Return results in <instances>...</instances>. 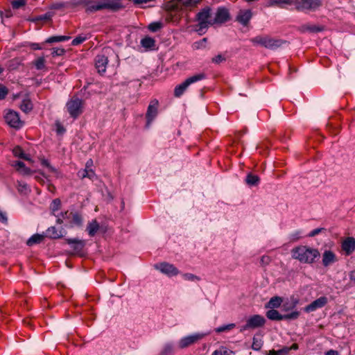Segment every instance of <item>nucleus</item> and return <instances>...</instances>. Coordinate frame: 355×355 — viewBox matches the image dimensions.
Returning <instances> with one entry per match:
<instances>
[{"mask_svg":"<svg viewBox=\"0 0 355 355\" xmlns=\"http://www.w3.org/2000/svg\"><path fill=\"white\" fill-rule=\"evenodd\" d=\"M291 256L302 263H313L319 258L320 252L317 249L306 245H299L292 249Z\"/></svg>","mask_w":355,"mask_h":355,"instance_id":"obj_1","label":"nucleus"},{"mask_svg":"<svg viewBox=\"0 0 355 355\" xmlns=\"http://www.w3.org/2000/svg\"><path fill=\"white\" fill-rule=\"evenodd\" d=\"M57 223L62 224L65 223L66 225L70 227H80L83 225V218L77 211H64L60 213V216H57Z\"/></svg>","mask_w":355,"mask_h":355,"instance_id":"obj_2","label":"nucleus"},{"mask_svg":"<svg viewBox=\"0 0 355 355\" xmlns=\"http://www.w3.org/2000/svg\"><path fill=\"white\" fill-rule=\"evenodd\" d=\"M254 46H260L269 49H276L279 47L282 41L274 39L268 35H257L250 40Z\"/></svg>","mask_w":355,"mask_h":355,"instance_id":"obj_3","label":"nucleus"},{"mask_svg":"<svg viewBox=\"0 0 355 355\" xmlns=\"http://www.w3.org/2000/svg\"><path fill=\"white\" fill-rule=\"evenodd\" d=\"M205 78L206 76L204 73H197L189 77L182 83L175 87L174 89V96L175 97H180L191 84L200 81Z\"/></svg>","mask_w":355,"mask_h":355,"instance_id":"obj_4","label":"nucleus"},{"mask_svg":"<svg viewBox=\"0 0 355 355\" xmlns=\"http://www.w3.org/2000/svg\"><path fill=\"white\" fill-rule=\"evenodd\" d=\"M209 333H195L181 338L178 342V348L182 349L187 348L202 340Z\"/></svg>","mask_w":355,"mask_h":355,"instance_id":"obj_5","label":"nucleus"},{"mask_svg":"<svg viewBox=\"0 0 355 355\" xmlns=\"http://www.w3.org/2000/svg\"><path fill=\"white\" fill-rule=\"evenodd\" d=\"M83 101L78 97H72L66 104V108L70 116L77 118L82 112Z\"/></svg>","mask_w":355,"mask_h":355,"instance_id":"obj_6","label":"nucleus"},{"mask_svg":"<svg viewBox=\"0 0 355 355\" xmlns=\"http://www.w3.org/2000/svg\"><path fill=\"white\" fill-rule=\"evenodd\" d=\"M291 4L294 5L298 10L305 11L315 10L321 3L320 0H291Z\"/></svg>","mask_w":355,"mask_h":355,"instance_id":"obj_7","label":"nucleus"},{"mask_svg":"<svg viewBox=\"0 0 355 355\" xmlns=\"http://www.w3.org/2000/svg\"><path fill=\"white\" fill-rule=\"evenodd\" d=\"M266 316L268 319L272 320H291L297 319L300 316V312L295 310L289 313L282 315L277 310L271 309L267 311Z\"/></svg>","mask_w":355,"mask_h":355,"instance_id":"obj_8","label":"nucleus"},{"mask_svg":"<svg viewBox=\"0 0 355 355\" xmlns=\"http://www.w3.org/2000/svg\"><path fill=\"white\" fill-rule=\"evenodd\" d=\"M199 31H202L209 26L213 25V18L211 16V10L209 8L203 9L198 15Z\"/></svg>","mask_w":355,"mask_h":355,"instance_id":"obj_9","label":"nucleus"},{"mask_svg":"<svg viewBox=\"0 0 355 355\" xmlns=\"http://www.w3.org/2000/svg\"><path fill=\"white\" fill-rule=\"evenodd\" d=\"M73 6L83 5L87 12H94L104 10L102 0H77V2H72Z\"/></svg>","mask_w":355,"mask_h":355,"instance_id":"obj_10","label":"nucleus"},{"mask_svg":"<svg viewBox=\"0 0 355 355\" xmlns=\"http://www.w3.org/2000/svg\"><path fill=\"white\" fill-rule=\"evenodd\" d=\"M266 322L265 318L260 315H254L249 318L245 325L241 327V332L246 331L249 329H256L264 325Z\"/></svg>","mask_w":355,"mask_h":355,"instance_id":"obj_11","label":"nucleus"},{"mask_svg":"<svg viewBox=\"0 0 355 355\" xmlns=\"http://www.w3.org/2000/svg\"><path fill=\"white\" fill-rule=\"evenodd\" d=\"M155 268L168 277H173L180 274L179 270L174 265L167 262L157 263L155 265Z\"/></svg>","mask_w":355,"mask_h":355,"instance_id":"obj_12","label":"nucleus"},{"mask_svg":"<svg viewBox=\"0 0 355 355\" xmlns=\"http://www.w3.org/2000/svg\"><path fill=\"white\" fill-rule=\"evenodd\" d=\"M6 122L12 128H20L23 125L19 114L13 110H8L4 116Z\"/></svg>","mask_w":355,"mask_h":355,"instance_id":"obj_13","label":"nucleus"},{"mask_svg":"<svg viewBox=\"0 0 355 355\" xmlns=\"http://www.w3.org/2000/svg\"><path fill=\"white\" fill-rule=\"evenodd\" d=\"M328 302L327 297L325 296L320 297L313 302H312L310 304L306 306L304 308V310L306 313H311L315 311V310L322 308Z\"/></svg>","mask_w":355,"mask_h":355,"instance_id":"obj_14","label":"nucleus"},{"mask_svg":"<svg viewBox=\"0 0 355 355\" xmlns=\"http://www.w3.org/2000/svg\"><path fill=\"white\" fill-rule=\"evenodd\" d=\"M229 18L230 15L228 10L225 8H219L213 18V25L223 24L227 21Z\"/></svg>","mask_w":355,"mask_h":355,"instance_id":"obj_15","label":"nucleus"},{"mask_svg":"<svg viewBox=\"0 0 355 355\" xmlns=\"http://www.w3.org/2000/svg\"><path fill=\"white\" fill-rule=\"evenodd\" d=\"M157 107L158 101L157 100L151 101L146 112L147 125H149L153 120L156 117L157 114Z\"/></svg>","mask_w":355,"mask_h":355,"instance_id":"obj_16","label":"nucleus"},{"mask_svg":"<svg viewBox=\"0 0 355 355\" xmlns=\"http://www.w3.org/2000/svg\"><path fill=\"white\" fill-rule=\"evenodd\" d=\"M107 63V58L104 55H98L96 56L95 60V66L99 73L103 74L105 72Z\"/></svg>","mask_w":355,"mask_h":355,"instance_id":"obj_17","label":"nucleus"},{"mask_svg":"<svg viewBox=\"0 0 355 355\" xmlns=\"http://www.w3.org/2000/svg\"><path fill=\"white\" fill-rule=\"evenodd\" d=\"M252 16V13L250 10H241L236 16V20L242 25L247 26Z\"/></svg>","mask_w":355,"mask_h":355,"instance_id":"obj_18","label":"nucleus"},{"mask_svg":"<svg viewBox=\"0 0 355 355\" xmlns=\"http://www.w3.org/2000/svg\"><path fill=\"white\" fill-rule=\"evenodd\" d=\"M342 249L347 254H349L355 250V240L352 237L347 238L342 243Z\"/></svg>","mask_w":355,"mask_h":355,"instance_id":"obj_19","label":"nucleus"},{"mask_svg":"<svg viewBox=\"0 0 355 355\" xmlns=\"http://www.w3.org/2000/svg\"><path fill=\"white\" fill-rule=\"evenodd\" d=\"M67 242L73 248L74 252H80L85 246V242L77 239H67Z\"/></svg>","mask_w":355,"mask_h":355,"instance_id":"obj_20","label":"nucleus"},{"mask_svg":"<svg viewBox=\"0 0 355 355\" xmlns=\"http://www.w3.org/2000/svg\"><path fill=\"white\" fill-rule=\"evenodd\" d=\"M336 261V255L333 252L330 250L324 251L322 255V264L324 266H328Z\"/></svg>","mask_w":355,"mask_h":355,"instance_id":"obj_21","label":"nucleus"},{"mask_svg":"<svg viewBox=\"0 0 355 355\" xmlns=\"http://www.w3.org/2000/svg\"><path fill=\"white\" fill-rule=\"evenodd\" d=\"M12 166L22 175H31L32 173L30 168L25 166V164L21 161H15L12 163Z\"/></svg>","mask_w":355,"mask_h":355,"instance_id":"obj_22","label":"nucleus"},{"mask_svg":"<svg viewBox=\"0 0 355 355\" xmlns=\"http://www.w3.org/2000/svg\"><path fill=\"white\" fill-rule=\"evenodd\" d=\"M104 9L117 10L121 7V0H102Z\"/></svg>","mask_w":355,"mask_h":355,"instance_id":"obj_23","label":"nucleus"},{"mask_svg":"<svg viewBox=\"0 0 355 355\" xmlns=\"http://www.w3.org/2000/svg\"><path fill=\"white\" fill-rule=\"evenodd\" d=\"M175 353V346L173 343H166L161 351L160 355H173Z\"/></svg>","mask_w":355,"mask_h":355,"instance_id":"obj_24","label":"nucleus"},{"mask_svg":"<svg viewBox=\"0 0 355 355\" xmlns=\"http://www.w3.org/2000/svg\"><path fill=\"white\" fill-rule=\"evenodd\" d=\"M12 153L14 155L17 157L25 159L28 162H31L32 159L29 155L24 153L23 150L19 146H16L13 148Z\"/></svg>","mask_w":355,"mask_h":355,"instance_id":"obj_25","label":"nucleus"},{"mask_svg":"<svg viewBox=\"0 0 355 355\" xmlns=\"http://www.w3.org/2000/svg\"><path fill=\"white\" fill-rule=\"evenodd\" d=\"M141 46L148 50H152L155 46V40L150 37H145L141 40Z\"/></svg>","mask_w":355,"mask_h":355,"instance_id":"obj_26","label":"nucleus"},{"mask_svg":"<svg viewBox=\"0 0 355 355\" xmlns=\"http://www.w3.org/2000/svg\"><path fill=\"white\" fill-rule=\"evenodd\" d=\"M297 304L298 300L295 298H292L291 299V300L286 301L282 304V308L284 311H289L293 310L296 307Z\"/></svg>","mask_w":355,"mask_h":355,"instance_id":"obj_27","label":"nucleus"},{"mask_svg":"<svg viewBox=\"0 0 355 355\" xmlns=\"http://www.w3.org/2000/svg\"><path fill=\"white\" fill-rule=\"evenodd\" d=\"M99 230V224L96 220H92L87 227V230L90 236H94Z\"/></svg>","mask_w":355,"mask_h":355,"instance_id":"obj_28","label":"nucleus"},{"mask_svg":"<svg viewBox=\"0 0 355 355\" xmlns=\"http://www.w3.org/2000/svg\"><path fill=\"white\" fill-rule=\"evenodd\" d=\"M263 344V339L260 335H255L252 339V348L253 350L259 351Z\"/></svg>","mask_w":355,"mask_h":355,"instance_id":"obj_29","label":"nucleus"},{"mask_svg":"<svg viewBox=\"0 0 355 355\" xmlns=\"http://www.w3.org/2000/svg\"><path fill=\"white\" fill-rule=\"evenodd\" d=\"M282 303V298L278 296L272 297L268 302L266 307L269 309H275L280 306Z\"/></svg>","mask_w":355,"mask_h":355,"instance_id":"obj_30","label":"nucleus"},{"mask_svg":"<svg viewBox=\"0 0 355 355\" xmlns=\"http://www.w3.org/2000/svg\"><path fill=\"white\" fill-rule=\"evenodd\" d=\"M61 207V201L60 199L56 198L54 199L51 204V211L53 216H55L57 218V216H60V214L58 213V211L60 209Z\"/></svg>","mask_w":355,"mask_h":355,"instance_id":"obj_31","label":"nucleus"},{"mask_svg":"<svg viewBox=\"0 0 355 355\" xmlns=\"http://www.w3.org/2000/svg\"><path fill=\"white\" fill-rule=\"evenodd\" d=\"M17 190L21 195H28L31 192L28 185L22 181L17 182Z\"/></svg>","mask_w":355,"mask_h":355,"instance_id":"obj_32","label":"nucleus"},{"mask_svg":"<svg viewBox=\"0 0 355 355\" xmlns=\"http://www.w3.org/2000/svg\"><path fill=\"white\" fill-rule=\"evenodd\" d=\"M211 355H234V352L225 346H220L214 351Z\"/></svg>","mask_w":355,"mask_h":355,"instance_id":"obj_33","label":"nucleus"},{"mask_svg":"<svg viewBox=\"0 0 355 355\" xmlns=\"http://www.w3.org/2000/svg\"><path fill=\"white\" fill-rule=\"evenodd\" d=\"M43 239H44V236L42 235L36 234L33 235L31 238H29L28 239L26 244L28 246H32L35 244L41 243Z\"/></svg>","mask_w":355,"mask_h":355,"instance_id":"obj_34","label":"nucleus"},{"mask_svg":"<svg viewBox=\"0 0 355 355\" xmlns=\"http://www.w3.org/2000/svg\"><path fill=\"white\" fill-rule=\"evenodd\" d=\"M72 2H77V0H71L68 2H56L52 5L53 9H60L62 8L76 7L73 6Z\"/></svg>","mask_w":355,"mask_h":355,"instance_id":"obj_35","label":"nucleus"},{"mask_svg":"<svg viewBox=\"0 0 355 355\" xmlns=\"http://www.w3.org/2000/svg\"><path fill=\"white\" fill-rule=\"evenodd\" d=\"M21 110L24 112H29L33 109V104L28 99H24L20 105Z\"/></svg>","mask_w":355,"mask_h":355,"instance_id":"obj_36","label":"nucleus"},{"mask_svg":"<svg viewBox=\"0 0 355 355\" xmlns=\"http://www.w3.org/2000/svg\"><path fill=\"white\" fill-rule=\"evenodd\" d=\"M245 182L250 186H255L259 183V178L257 175L250 173L247 175Z\"/></svg>","mask_w":355,"mask_h":355,"instance_id":"obj_37","label":"nucleus"},{"mask_svg":"<svg viewBox=\"0 0 355 355\" xmlns=\"http://www.w3.org/2000/svg\"><path fill=\"white\" fill-rule=\"evenodd\" d=\"M70 39V37L69 36H52L49 37L46 40V43H53V42H64L67 41Z\"/></svg>","mask_w":355,"mask_h":355,"instance_id":"obj_38","label":"nucleus"},{"mask_svg":"<svg viewBox=\"0 0 355 355\" xmlns=\"http://www.w3.org/2000/svg\"><path fill=\"white\" fill-rule=\"evenodd\" d=\"M34 65L38 70H42L46 68L45 59L43 57L38 58L34 61Z\"/></svg>","mask_w":355,"mask_h":355,"instance_id":"obj_39","label":"nucleus"},{"mask_svg":"<svg viewBox=\"0 0 355 355\" xmlns=\"http://www.w3.org/2000/svg\"><path fill=\"white\" fill-rule=\"evenodd\" d=\"M291 0H268L267 6H280L282 4H291Z\"/></svg>","mask_w":355,"mask_h":355,"instance_id":"obj_40","label":"nucleus"},{"mask_svg":"<svg viewBox=\"0 0 355 355\" xmlns=\"http://www.w3.org/2000/svg\"><path fill=\"white\" fill-rule=\"evenodd\" d=\"M182 278L186 280V281H189V282H198L200 280V278L196 275H193L192 273H184L182 275Z\"/></svg>","mask_w":355,"mask_h":355,"instance_id":"obj_41","label":"nucleus"},{"mask_svg":"<svg viewBox=\"0 0 355 355\" xmlns=\"http://www.w3.org/2000/svg\"><path fill=\"white\" fill-rule=\"evenodd\" d=\"M322 30V28L315 25H304L302 26L303 31H309L311 33H318Z\"/></svg>","mask_w":355,"mask_h":355,"instance_id":"obj_42","label":"nucleus"},{"mask_svg":"<svg viewBox=\"0 0 355 355\" xmlns=\"http://www.w3.org/2000/svg\"><path fill=\"white\" fill-rule=\"evenodd\" d=\"M235 326L236 325L234 323L228 324L226 325H223V326L217 327L215 329V331L217 333H221L223 331H229V330L234 329L235 327Z\"/></svg>","mask_w":355,"mask_h":355,"instance_id":"obj_43","label":"nucleus"},{"mask_svg":"<svg viewBox=\"0 0 355 355\" xmlns=\"http://www.w3.org/2000/svg\"><path fill=\"white\" fill-rule=\"evenodd\" d=\"M271 351L272 354L275 355H288L290 349H288V347H284L279 350L272 349Z\"/></svg>","mask_w":355,"mask_h":355,"instance_id":"obj_44","label":"nucleus"},{"mask_svg":"<svg viewBox=\"0 0 355 355\" xmlns=\"http://www.w3.org/2000/svg\"><path fill=\"white\" fill-rule=\"evenodd\" d=\"M162 27V24L161 22H153L149 24L148 29L152 32H156L159 30Z\"/></svg>","mask_w":355,"mask_h":355,"instance_id":"obj_45","label":"nucleus"},{"mask_svg":"<svg viewBox=\"0 0 355 355\" xmlns=\"http://www.w3.org/2000/svg\"><path fill=\"white\" fill-rule=\"evenodd\" d=\"M87 40V37L84 35H78L76 38H74L71 42V44L73 46L78 45L83 43L84 41Z\"/></svg>","mask_w":355,"mask_h":355,"instance_id":"obj_46","label":"nucleus"},{"mask_svg":"<svg viewBox=\"0 0 355 355\" xmlns=\"http://www.w3.org/2000/svg\"><path fill=\"white\" fill-rule=\"evenodd\" d=\"M201 0H180V2L185 6H194Z\"/></svg>","mask_w":355,"mask_h":355,"instance_id":"obj_47","label":"nucleus"},{"mask_svg":"<svg viewBox=\"0 0 355 355\" xmlns=\"http://www.w3.org/2000/svg\"><path fill=\"white\" fill-rule=\"evenodd\" d=\"M26 3V0H14L12 2V6L14 9H19L24 6Z\"/></svg>","mask_w":355,"mask_h":355,"instance_id":"obj_48","label":"nucleus"},{"mask_svg":"<svg viewBox=\"0 0 355 355\" xmlns=\"http://www.w3.org/2000/svg\"><path fill=\"white\" fill-rule=\"evenodd\" d=\"M302 237V232L301 231H296L295 232H293L290 236V239L292 241H296L299 240Z\"/></svg>","mask_w":355,"mask_h":355,"instance_id":"obj_49","label":"nucleus"},{"mask_svg":"<svg viewBox=\"0 0 355 355\" xmlns=\"http://www.w3.org/2000/svg\"><path fill=\"white\" fill-rule=\"evenodd\" d=\"M64 53V50L60 48H53L51 54L53 56H60Z\"/></svg>","mask_w":355,"mask_h":355,"instance_id":"obj_50","label":"nucleus"},{"mask_svg":"<svg viewBox=\"0 0 355 355\" xmlns=\"http://www.w3.org/2000/svg\"><path fill=\"white\" fill-rule=\"evenodd\" d=\"M47 232L50 235L51 237H53V238H58V237H59V235L57 233L56 230H55V228L54 227H49L47 230Z\"/></svg>","mask_w":355,"mask_h":355,"instance_id":"obj_51","label":"nucleus"},{"mask_svg":"<svg viewBox=\"0 0 355 355\" xmlns=\"http://www.w3.org/2000/svg\"><path fill=\"white\" fill-rule=\"evenodd\" d=\"M7 94H8L7 88L3 85H0V100L3 99L6 96Z\"/></svg>","mask_w":355,"mask_h":355,"instance_id":"obj_52","label":"nucleus"},{"mask_svg":"<svg viewBox=\"0 0 355 355\" xmlns=\"http://www.w3.org/2000/svg\"><path fill=\"white\" fill-rule=\"evenodd\" d=\"M86 175H87V178L92 180H94L96 178L94 171L92 168H89V169L87 168Z\"/></svg>","mask_w":355,"mask_h":355,"instance_id":"obj_53","label":"nucleus"},{"mask_svg":"<svg viewBox=\"0 0 355 355\" xmlns=\"http://www.w3.org/2000/svg\"><path fill=\"white\" fill-rule=\"evenodd\" d=\"M8 220V218L6 212L3 211L0 209V222L3 223H6Z\"/></svg>","mask_w":355,"mask_h":355,"instance_id":"obj_54","label":"nucleus"},{"mask_svg":"<svg viewBox=\"0 0 355 355\" xmlns=\"http://www.w3.org/2000/svg\"><path fill=\"white\" fill-rule=\"evenodd\" d=\"M322 230V228H317V229H315L312 231H311L308 236H310V237H313L315 236H316L317 234H318L319 233H320Z\"/></svg>","mask_w":355,"mask_h":355,"instance_id":"obj_55","label":"nucleus"},{"mask_svg":"<svg viewBox=\"0 0 355 355\" xmlns=\"http://www.w3.org/2000/svg\"><path fill=\"white\" fill-rule=\"evenodd\" d=\"M225 59L221 55H218L212 58V62L218 64L223 61Z\"/></svg>","mask_w":355,"mask_h":355,"instance_id":"obj_56","label":"nucleus"},{"mask_svg":"<svg viewBox=\"0 0 355 355\" xmlns=\"http://www.w3.org/2000/svg\"><path fill=\"white\" fill-rule=\"evenodd\" d=\"M206 42H207V39L203 38L200 42L194 43V46L196 49H199L201 46H203L205 45V44L206 43Z\"/></svg>","mask_w":355,"mask_h":355,"instance_id":"obj_57","label":"nucleus"},{"mask_svg":"<svg viewBox=\"0 0 355 355\" xmlns=\"http://www.w3.org/2000/svg\"><path fill=\"white\" fill-rule=\"evenodd\" d=\"M56 131L58 134H63L65 132V129L62 127V125L59 123H56Z\"/></svg>","mask_w":355,"mask_h":355,"instance_id":"obj_58","label":"nucleus"},{"mask_svg":"<svg viewBox=\"0 0 355 355\" xmlns=\"http://www.w3.org/2000/svg\"><path fill=\"white\" fill-rule=\"evenodd\" d=\"M86 173H87V168H85V169H83V170H80V171L78 172L77 175H78V176L80 178L83 179V178H87V175H86Z\"/></svg>","mask_w":355,"mask_h":355,"instance_id":"obj_59","label":"nucleus"},{"mask_svg":"<svg viewBox=\"0 0 355 355\" xmlns=\"http://www.w3.org/2000/svg\"><path fill=\"white\" fill-rule=\"evenodd\" d=\"M324 355H339V353L336 350L330 349L327 351Z\"/></svg>","mask_w":355,"mask_h":355,"instance_id":"obj_60","label":"nucleus"},{"mask_svg":"<svg viewBox=\"0 0 355 355\" xmlns=\"http://www.w3.org/2000/svg\"><path fill=\"white\" fill-rule=\"evenodd\" d=\"M31 46L33 49L34 50H40L42 49V47L40 46V45L37 43H32L31 44Z\"/></svg>","mask_w":355,"mask_h":355,"instance_id":"obj_61","label":"nucleus"},{"mask_svg":"<svg viewBox=\"0 0 355 355\" xmlns=\"http://www.w3.org/2000/svg\"><path fill=\"white\" fill-rule=\"evenodd\" d=\"M92 165H93V161L92 159H89L86 162L85 168L89 169V168H91Z\"/></svg>","mask_w":355,"mask_h":355,"instance_id":"obj_62","label":"nucleus"},{"mask_svg":"<svg viewBox=\"0 0 355 355\" xmlns=\"http://www.w3.org/2000/svg\"><path fill=\"white\" fill-rule=\"evenodd\" d=\"M42 164L44 166H46V167L49 168V169L51 171H55V169L51 166H50L49 163L46 160H43L42 161Z\"/></svg>","mask_w":355,"mask_h":355,"instance_id":"obj_63","label":"nucleus"},{"mask_svg":"<svg viewBox=\"0 0 355 355\" xmlns=\"http://www.w3.org/2000/svg\"><path fill=\"white\" fill-rule=\"evenodd\" d=\"M350 279L355 282V271H352L349 275Z\"/></svg>","mask_w":355,"mask_h":355,"instance_id":"obj_64","label":"nucleus"}]
</instances>
